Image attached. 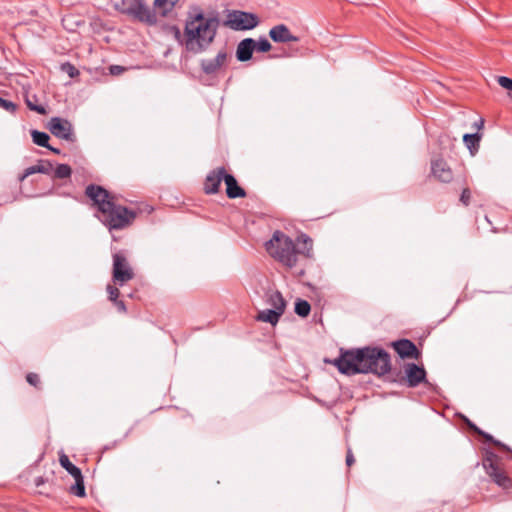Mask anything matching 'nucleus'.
<instances>
[{
  "instance_id": "nucleus-1",
  "label": "nucleus",
  "mask_w": 512,
  "mask_h": 512,
  "mask_svg": "<svg viewBox=\"0 0 512 512\" xmlns=\"http://www.w3.org/2000/svg\"><path fill=\"white\" fill-rule=\"evenodd\" d=\"M220 19L216 12L205 15L198 5H192L187 12L184 27V45L188 52L199 54L214 42Z\"/></svg>"
},
{
  "instance_id": "nucleus-2",
  "label": "nucleus",
  "mask_w": 512,
  "mask_h": 512,
  "mask_svg": "<svg viewBox=\"0 0 512 512\" xmlns=\"http://www.w3.org/2000/svg\"><path fill=\"white\" fill-rule=\"evenodd\" d=\"M333 364L345 375L373 373L382 376L391 369L390 355L384 349L371 347L342 352Z\"/></svg>"
},
{
  "instance_id": "nucleus-3",
  "label": "nucleus",
  "mask_w": 512,
  "mask_h": 512,
  "mask_svg": "<svg viewBox=\"0 0 512 512\" xmlns=\"http://www.w3.org/2000/svg\"><path fill=\"white\" fill-rule=\"evenodd\" d=\"M85 194L97 205L98 218L109 230L123 229L136 217L134 211L117 205L114 197L101 186L90 184L86 187Z\"/></svg>"
},
{
  "instance_id": "nucleus-4",
  "label": "nucleus",
  "mask_w": 512,
  "mask_h": 512,
  "mask_svg": "<svg viewBox=\"0 0 512 512\" xmlns=\"http://www.w3.org/2000/svg\"><path fill=\"white\" fill-rule=\"evenodd\" d=\"M297 240L299 243H303V250L296 249L293 240L283 232L275 231L272 238L266 242L265 247L273 258L292 268L296 266L298 253L310 257L312 250V240L308 236L301 235Z\"/></svg>"
},
{
  "instance_id": "nucleus-5",
  "label": "nucleus",
  "mask_w": 512,
  "mask_h": 512,
  "mask_svg": "<svg viewBox=\"0 0 512 512\" xmlns=\"http://www.w3.org/2000/svg\"><path fill=\"white\" fill-rule=\"evenodd\" d=\"M114 8L133 20L149 26L156 25L158 22L156 11L150 8L144 0H120L114 4Z\"/></svg>"
},
{
  "instance_id": "nucleus-6",
  "label": "nucleus",
  "mask_w": 512,
  "mask_h": 512,
  "mask_svg": "<svg viewBox=\"0 0 512 512\" xmlns=\"http://www.w3.org/2000/svg\"><path fill=\"white\" fill-rule=\"evenodd\" d=\"M259 23L258 17L249 12L232 10L227 14V18L224 25L232 30H251L255 28Z\"/></svg>"
},
{
  "instance_id": "nucleus-7",
  "label": "nucleus",
  "mask_w": 512,
  "mask_h": 512,
  "mask_svg": "<svg viewBox=\"0 0 512 512\" xmlns=\"http://www.w3.org/2000/svg\"><path fill=\"white\" fill-rule=\"evenodd\" d=\"M496 461L497 456L493 452H487V456L483 460V468L498 486L508 489L511 487V480L498 467Z\"/></svg>"
},
{
  "instance_id": "nucleus-8",
  "label": "nucleus",
  "mask_w": 512,
  "mask_h": 512,
  "mask_svg": "<svg viewBox=\"0 0 512 512\" xmlns=\"http://www.w3.org/2000/svg\"><path fill=\"white\" fill-rule=\"evenodd\" d=\"M134 277L132 268L127 262L125 255L121 252L113 254V280L119 285L131 280Z\"/></svg>"
},
{
  "instance_id": "nucleus-9",
  "label": "nucleus",
  "mask_w": 512,
  "mask_h": 512,
  "mask_svg": "<svg viewBox=\"0 0 512 512\" xmlns=\"http://www.w3.org/2000/svg\"><path fill=\"white\" fill-rule=\"evenodd\" d=\"M49 130L57 138L70 142L75 140L72 124L66 119L59 117L51 118L49 121Z\"/></svg>"
},
{
  "instance_id": "nucleus-10",
  "label": "nucleus",
  "mask_w": 512,
  "mask_h": 512,
  "mask_svg": "<svg viewBox=\"0 0 512 512\" xmlns=\"http://www.w3.org/2000/svg\"><path fill=\"white\" fill-rule=\"evenodd\" d=\"M405 374L409 387H416L422 382H426V371L423 367L415 363H408L405 366Z\"/></svg>"
},
{
  "instance_id": "nucleus-11",
  "label": "nucleus",
  "mask_w": 512,
  "mask_h": 512,
  "mask_svg": "<svg viewBox=\"0 0 512 512\" xmlns=\"http://www.w3.org/2000/svg\"><path fill=\"white\" fill-rule=\"evenodd\" d=\"M270 38L277 43L297 42L299 38L293 35L285 24H278L269 31Z\"/></svg>"
},
{
  "instance_id": "nucleus-12",
  "label": "nucleus",
  "mask_w": 512,
  "mask_h": 512,
  "mask_svg": "<svg viewBox=\"0 0 512 512\" xmlns=\"http://www.w3.org/2000/svg\"><path fill=\"white\" fill-rule=\"evenodd\" d=\"M225 169L220 167L211 171L205 180L204 190L207 194H215L219 191L222 180L224 181Z\"/></svg>"
},
{
  "instance_id": "nucleus-13",
  "label": "nucleus",
  "mask_w": 512,
  "mask_h": 512,
  "mask_svg": "<svg viewBox=\"0 0 512 512\" xmlns=\"http://www.w3.org/2000/svg\"><path fill=\"white\" fill-rule=\"evenodd\" d=\"M226 59L227 53L225 51H219L215 58L203 59L200 66L205 74H215L225 64Z\"/></svg>"
},
{
  "instance_id": "nucleus-14",
  "label": "nucleus",
  "mask_w": 512,
  "mask_h": 512,
  "mask_svg": "<svg viewBox=\"0 0 512 512\" xmlns=\"http://www.w3.org/2000/svg\"><path fill=\"white\" fill-rule=\"evenodd\" d=\"M393 347L401 358H418L419 356L416 345L408 339L393 342Z\"/></svg>"
},
{
  "instance_id": "nucleus-15",
  "label": "nucleus",
  "mask_w": 512,
  "mask_h": 512,
  "mask_svg": "<svg viewBox=\"0 0 512 512\" xmlns=\"http://www.w3.org/2000/svg\"><path fill=\"white\" fill-rule=\"evenodd\" d=\"M433 175L440 181L448 183L453 178V173L447 163L442 159H436L431 163Z\"/></svg>"
},
{
  "instance_id": "nucleus-16",
  "label": "nucleus",
  "mask_w": 512,
  "mask_h": 512,
  "mask_svg": "<svg viewBox=\"0 0 512 512\" xmlns=\"http://www.w3.org/2000/svg\"><path fill=\"white\" fill-rule=\"evenodd\" d=\"M256 41L252 38H245L239 42L236 49V57L240 62H246L252 58Z\"/></svg>"
},
{
  "instance_id": "nucleus-17",
  "label": "nucleus",
  "mask_w": 512,
  "mask_h": 512,
  "mask_svg": "<svg viewBox=\"0 0 512 512\" xmlns=\"http://www.w3.org/2000/svg\"><path fill=\"white\" fill-rule=\"evenodd\" d=\"M53 170V163L49 160H39L36 165L30 166L24 170V173L20 176L19 180L24 181L28 176L41 173L50 175Z\"/></svg>"
},
{
  "instance_id": "nucleus-18",
  "label": "nucleus",
  "mask_w": 512,
  "mask_h": 512,
  "mask_svg": "<svg viewBox=\"0 0 512 512\" xmlns=\"http://www.w3.org/2000/svg\"><path fill=\"white\" fill-rule=\"evenodd\" d=\"M224 182L226 184V194L228 198L235 199L245 196L246 193L244 189L238 185L233 175L225 173Z\"/></svg>"
},
{
  "instance_id": "nucleus-19",
  "label": "nucleus",
  "mask_w": 512,
  "mask_h": 512,
  "mask_svg": "<svg viewBox=\"0 0 512 512\" xmlns=\"http://www.w3.org/2000/svg\"><path fill=\"white\" fill-rule=\"evenodd\" d=\"M267 303L272 306L273 310L283 314L286 308V301L284 300L282 294L279 291L271 292L268 295Z\"/></svg>"
},
{
  "instance_id": "nucleus-20",
  "label": "nucleus",
  "mask_w": 512,
  "mask_h": 512,
  "mask_svg": "<svg viewBox=\"0 0 512 512\" xmlns=\"http://www.w3.org/2000/svg\"><path fill=\"white\" fill-rule=\"evenodd\" d=\"M282 316L281 313L273 309L262 310L257 315V320L276 325Z\"/></svg>"
},
{
  "instance_id": "nucleus-21",
  "label": "nucleus",
  "mask_w": 512,
  "mask_h": 512,
  "mask_svg": "<svg viewBox=\"0 0 512 512\" xmlns=\"http://www.w3.org/2000/svg\"><path fill=\"white\" fill-rule=\"evenodd\" d=\"M179 0H154V10H159L162 17L171 12Z\"/></svg>"
},
{
  "instance_id": "nucleus-22",
  "label": "nucleus",
  "mask_w": 512,
  "mask_h": 512,
  "mask_svg": "<svg viewBox=\"0 0 512 512\" xmlns=\"http://www.w3.org/2000/svg\"><path fill=\"white\" fill-rule=\"evenodd\" d=\"M59 462L61 466L73 477V478H80V475H82L81 470L75 466L68 458L67 455L62 454L59 458Z\"/></svg>"
},
{
  "instance_id": "nucleus-23",
  "label": "nucleus",
  "mask_w": 512,
  "mask_h": 512,
  "mask_svg": "<svg viewBox=\"0 0 512 512\" xmlns=\"http://www.w3.org/2000/svg\"><path fill=\"white\" fill-rule=\"evenodd\" d=\"M33 142L41 147H48L49 145V135L46 132H41L38 130H32L31 132Z\"/></svg>"
},
{
  "instance_id": "nucleus-24",
  "label": "nucleus",
  "mask_w": 512,
  "mask_h": 512,
  "mask_svg": "<svg viewBox=\"0 0 512 512\" xmlns=\"http://www.w3.org/2000/svg\"><path fill=\"white\" fill-rule=\"evenodd\" d=\"M311 311V306L308 301L297 299L295 303V313L300 317H307Z\"/></svg>"
},
{
  "instance_id": "nucleus-25",
  "label": "nucleus",
  "mask_w": 512,
  "mask_h": 512,
  "mask_svg": "<svg viewBox=\"0 0 512 512\" xmlns=\"http://www.w3.org/2000/svg\"><path fill=\"white\" fill-rule=\"evenodd\" d=\"M74 479H75V484L70 487V493L75 496H78V497H84L86 495V492H85L83 476L80 475V478H74Z\"/></svg>"
},
{
  "instance_id": "nucleus-26",
  "label": "nucleus",
  "mask_w": 512,
  "mask_h": 512,
  "mask_svg": "<svg viewBox=\"0 0 512 512\" xmlns=\"http://www.w3.org/2000/svg\"><path fill=\"white\" fill-rule=\"evenodd\" d=\"M480 139L481 136L478 133L465 134L463 136V142L471 152L474 148H478Z\"/></svg>"
},
{
  "instance_id": "nucleus-27",
  "label": "nucleus",
  "mask_w": 512,
  "mask_h": 512,
  "mask_svg": "<svg viewBox=\"0 0 512 512\" xmlns=\"http://www.w3.org/2000/svg\"><path fill=\"white\" fill-rule=\"evenodd\" d=\"M469 425H470V427H471L474 431H476L479 435H481V436H482L486 441L491 442V443H493V444H495V445H497V446H499V447L503 448L504 450H508V449H509L505 444H503L502 442H500V441H498V440L494 439V437H493L492 435H490V434H488V433H486V432H484V431L480 430V429H479L478 427H476L474 424H469Z\"/></svg>"
},
{
  "instance_id": "nucleus-28",
  "label": "nucleus",
  "mask_w": 512,
  "mask_h": 512,
  "mask_svg": "<svg viewBox=\"0 0 512 512\" xmlns=\"http://www.w3.org/2000/svg\"><path fill=\"white\" fill-rule=\"evenodd\" d=\"M71 174L72 169L67 164H59L54 171V176L58 179L69 178Z\"/></svg>"
},
{
  "instance_id": "nucleus-29",
  "label": "nucleus",
  "mask_w": 512,
  "mask_h": 512,
  "mask_svg": "<svg viewBox=\"0 0 512 512\" xmlns=\"http://www.w3.org/2000/svg\"><path fill=\"white\" fill-rule=\"evenodd\" d=\"M35 101H36L35 95L32 98L26 97V104L30 110L35 111L41 115H45L47 112L45 107L42 105L36 104Z\"/></svg>"
},
{
  "instance_id": "nucleus-30",
  "label": "nucleus",
  "mask_w": 512,
  "mask_h": 512,
  "mask_svg": "<svg viewBox=\"0 0 512 512\" xmlns=\"http://www.w3.org/2000/svg\"><path fill=\"white\" fill-rule=\"evenodd\" d=\"M271 49L270 42L264 37L260 38L258 41H256L255 50L259 52H268Z\"/></svg>"
},
{
  "instance_id": "nucleus-31",
  "label": "nucleus",
  "mask_w": 512,
  "mask_h": 512,
  "mask_svg": "<svg viewBox=\"0 0 512 512\" xmlns=\"http://www.w3.org/2000/svg\"><path fill=\"white\" fill-rule=\"evenodd\" d=\"M0 107L10 113H15L17 109V105L14 102L2 97H0Z\"/></svg>"
},
{
  "instance_id": "nucleus-32",
  "label": "nucleus",
  "mask_w": 512,
  "mask_h": 512,
  "mask_svg": "<svg viewBox=\"0 0 512 512\" xmlns=\"http://www.w3.org/2000/svg\"><path fill=\"white\" fill-rule=\"evenodd\" d=\"M63 72L67 73L69 77L74 78L79 74V71L70 63H64L61 66Z\"/></svg>"
},
{
  "instance_id": "nucleus-33",
  "label": "nucleus",
  "mask_w": 512,
  "mask_h": 512,
  "mask_svg": "<svg viewBox=\"0 0 512 512\" xmlns=\"http://www.w3.org/2000/svg\"><path fill=\"white\" fill-rule=\"evenodd\" d=\"M107 292H108V295H109V299L113 302H116L118 300V297H119V289L115 286H112V285H108L107 286Z\"/></svg>"
},
{
  "instance_id": "nucleus-34",
  "label": "nucleus",
  "mask_w": 512,
  "mask_h": 512,
  "mask_svg": "<svg viewBox=\"0 0 512 512\" xmlns=\"http://www.w3.org/2000/svg\"><path fill=\"white\" fill-rule=\"evenodd\" d=\"M26 380L30 385L37 386L40 382L39 376L36 373H28Z\"/></svg>"
},
{
  "instance_id": "nucleus-35",
  "label": "nucleus",
  "mask_w": 512,
  "mask_h": 512,
  "mask_svg": "<svg viewBox=\"0 0 512 512\" xmlns=\"http://www.w3.org/2000/svg\"><path fill=\"white\" fill-rule=\"evenodd\" d=\"M470 197H471V192L469 189H464L462 191V194H461V197H460V200L461 202L464 204V205H468L469 202H470Z\"/></svg>"
},
{
  "instance_id": "nucleus-36",
  "label": "nucleus",
  "mask_w": 512,
  "mask_h": 512,
  "mask_svg": "<svg viewBox=\"0 0 512 512\" xmlns=\"http://www.w3.org/2000/svg\"><path fill=\"white\" fill-rule=\"evenodd\" d=\"M354 462H355V459L352 454V451L350 448H348L347 455H346V464H347V466H351Z\"/></svg>"
},
{
  "instance_id": "nucleus-37",
  "label": "nucleus",
  "mask_w": 512,
  "mask_h": 512,
  "mask_svg": "<svg viewBox=\"0 0 512 512\" xmlns=\"http://www.w3.org/2000/svg\"><path fill=\"white\" fill-rule=\"evenodd\" d=\"M114 303L116 304V306H117V308H118V310H119V311H121V312H126V306H125V304H124V302H123V301H121V300H117V301H116V302H114Z\"/></svg>"
},
{
  "instance_id": "nucleus-38",
  "label": "nucleus",
  "mask_w": 512,
  "mask_h": 512,
  "mask_svg": "<svg viewBox=\"0 0 512 512\" xmlns=\"http://www.w3.org/2000/svg\"><path fill=\"white\" fill-rule=\"evenodd\" d=\"M34 483H35V485H36L37 487H39L40 485H42V484L44 483V479H43V477H37V478H35Z\"/></svg>"
},
{
  "instance_id": "nucleus-39",
  "label": "nucleus",
  "mask_w": 512,
  "mask_h": 512,
  "mask_svg": "<svg viewBox=\"0 0 512 512\" xmlns=\"http://www.w3.org/2000/svg\"><path fill=\"white\" fill-rule=\"evenodd\" d=\"M483 125H484V120H483V119H480V120H479V122H476V123H475V126H476L478 129L483 128Z\"/></svg>"
},
{
  "instance_id": "nucleus-40",
  "label": "nucleus",
  "mask_w": 512,
  "mask_h": 512,
  "mask_svg": "<svg viewBox=\"0 0 512 512\" xmlns=\"http://www.w3.org/2000/svg\"><path fill=\"white\" fill-rule=\"evenodd\" d=\"M47 148H48L50 151H52L53 153H55V154H59V153H60V150H59V149L54 148V147H52V146H50V145H48V147H47Z\"/></svg>"
},
{
  "instance_id": "nucleus-41",
  "label": "nucleus",
  "mask_w": 512,
  "mask_h": 512,
  "mask_svg": "<svg viewBox=\"0 0 512 512\" xmlns=\"http://www.w3.org/2000/svg\"><path fill=\"white\" fill-rule=\"evenodd\" d=\"M115 70H116V72H119L120 70H122V68L120 66H112L111 72L115 73Z\"/></svg>"
},
{
  "instance_id": "nucleus-42",
  "label": "nucleus",
  "mask_w": 512,
  "mask_h": 512,
  "mask_svg": "<svg viewBox=\"0 0 512 512\" xmlns=\"http://www.w3.org/2000/svg\"><path fill=\"white\" fill-rule=\"evenodd\" d=\"M115 70H116V72H119L120 70H122V68L120 66H112L111 72L115 73Z\"/></svg>"
}]
</instances>
